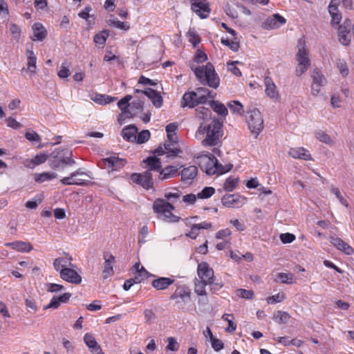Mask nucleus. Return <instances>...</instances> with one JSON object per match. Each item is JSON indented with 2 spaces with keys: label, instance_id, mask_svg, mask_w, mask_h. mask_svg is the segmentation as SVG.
<instances>
[{
  "label": "nucleus",
  "instance_id": "1",
  "mask_svg": "<svg viewBox=\"0 0 354 354\" xmlns=\"http://www.w3.org/2000/svg\"><path fill=\"white\" fill-rule=\"evenodd\" d=\"M223 124L218 120L214 119L209 122H203L199 126L196 134L198 136H205L201 144L205 147L217 145L223 136Z\"/></svg>",
  "mask_w": 354,
  "mask_h": 354
},
{
  "label": "nucleus",
  "instance_id": "2",
  "mask_svg": "<svg viewBox=\"0 0 354 354\" xmlns=\"http://www.w3.org/2000/svg\"><path fill=\"white\" fill-rule=\"evenodd\" d=\"M196 77L203 84L217 88L220 84V78L215 71L213 64L207 62L205 66H191Z\"/></svg>",
  "mask_w": 354,
  "mask_h": 354
},
{
  "label": "nucleus",
  "instance_id": "3",
  "mask_svg": "<svg viewBox=\"0 0 354 354\" xmlns=\"http://www.w3.org/2000/svg\"><path fill=\"white\" fill-rule=\"evenodd\" d=\"M196 158L201 169L209 176L225 174L230 171L232 167V165L223 166L211 153H201Z\"/></svg>",
  "mask_w": 354,
  "mask_h": 354
},
{
  "label": "nucleus",
  "instance_id": "4",
  "mask_svg": "<svg viewBox=\"0 0 354 354\" xmlns=\"http://www.w3.org/2000/svg\"><path fill=\"white\" fill-rule=\"evenodd\" d=\"M174 209L171 203L163 198H157L153 203V210L158 215V218L168 223H177L180 218L172 213Z\"/></svg>",
  "mask_w": 354,
  "mask_h": 354
},
{
  "label": "nucleus",
  "instance_id": "5",
  "mask_svg": "<svg viewBox=\"0 0 354 354\" xmlns=\"http://www.w3.org/2000/svg\"><path fill=\"white\" fill-rule=\"evenodd\" d=\"M297 53L296 54V60L298 64L296 67L295 74L297 76H301L310 66L309 50L306 46V42L304 38L301 37L297 40Z\"/></svg>",
  "mask_w": 354,
  "mask_h": 354
},
{
  "label": "nucleus",
  "instance_id": "6",
  "mask_svg": "<svg viewBox=\"0 0 354 354\" xmlns=\"http://www.w3.org/2000/svg\"><path fill=\"white\" fill-rule=\"evenodd\" d=\"M245 120L251 133L257 137L263 129V119L261 113L256 108L249 109Z\"/></svg>",
  "mask_w": 354,
  "mask_h": 354
},
{
  "label": "nucleus",
  "instance_id": "7",
  "mask_svg": "<svg viewBox=\"0 0 354 354\" xmlns=\"http://www.w3.org/2000/svg\"><path fill=\"white\" fill-rule=\"evenodd\" d=\"M84 177H89L88 174L84 171V169L80 168L71 174L61 179L60 182L64 185H87L88 180Z\"/></svg>",
  "mask_w": 354,
  "mask_h": 354
},
{
  "label": "nucleus",
  "instance_id": "8",
  "mask_svg": "<svg viewBox=\"0 0 354 354\" xmlns=\"http://www.w3.org/2000/svg\"><path fill=\"white\" fill-rule=\"evenodd\" d=\"M170 299L176 300V304L185 305L191 301V291L186 286H178L174 292L171 295Z\"/></svg>",
  "mask_w": 354,
  "mask_h": 354
},
{
  "label": "nucleus",
  "instance_id": "9",
  "mask_svg": "<svg viewBox=\"0 0 354 354\" xmlns=\"http://www.w3.org/2000/svg\"><path fill=\"white\" fill-rule=\"evenodd\" d=\"M327 84L325 76L318 69H315L312 74L311 94L314 96L318 95L321 88Z\"/></svg>",
  "mask_w": 354,
  "mask_h": 354
},
{
  "label": "nucleus",
  "instance_id": "10",
  "mask_svg": "<svg viewBox=\"0 0 354 354\" xmlns=\"http://www.w3.org/2000/svg\"><path fill=\"white\" fill-rule=\"evenodd\" d=\"M131 179L133 183L141 185L145 189L153 187L152 174L149 171H145L141 174L134 173L131 176Z\"/></svg>",
  "mask_w": 354,
  "mask_h": 354
},
{
  "label": "nucleus",
  "instance_id": "11",
  "mask_svg": "<svg viewBox=\"0 0 354 354\" xmlns=\"http://www.w3.org/2000/svg\"><path fill=\"white\" fill-rule=\"evenodd\" d=\"M197 274L199 279L206 281L209 285L213 283V280H215L214 270L206 262L198 263Z\"/></svg>",
  "mask_w": 354,
  "mask_h": 354
},
{
  "label": "nucleus",
  "instance_id": "12",
  "mask_svg": "<svg viewBox=\"0 0 354 354\" xmlns=\"http://www.w3.org/2000/svg\"><path fill=\"white\" fill-rule=\"evenodd\" d=\"M126 163L127 162L124 159L120 158L117 156H111L106 158H103L99 164L104 169L117 171L122 168Z\"/></svg>",
  "mask_w": 354,
  "mask_h": 354
},
{
  "label": "nucleus",
  "instance_id": "13",
  "mask_svg": "<svg viewBox=\"0 0 354 354\" xmlns=\"http://www.w3.org/2000/svg\"><path fill=\"white\" fill-rule=\"evenodd\" d=\"M135 93L137 95L136 96L138 97H140L142 95H146L151 100L153 106L156 108H160L162 105L163 100L160 93L151 88H147L144 91L136 89Z\"/></svg>",
  "mask_w": 354,
  "mask_h": 354
},
{
  "label": "nucleus",
  "instance_id": "14",
  "mask_svg": "<svg viewBox=\"0 0 354 354\" xmlns=\"http://www.w3.org/2000/svg\"><path fill=\"white\" fill-rule=\"evenodd\" d=\"M192 10L201 19L207 18L211 11L207 0H192Z\"/></svg>",
  "mask_w": 354,
  "mask_h": 354
},
{
  "label": "nucleus",
  "instance_id": "15",
  "mask_svg": "<svg viewBox=\"0 0 354 354\" xmlns=\"http://www.w3.org/2000/svg\"><path fill=\"white\" fill-rule=\"evenodd\" d=\"M132 99V96L127 95L122 98L118 102V106L122 111L121 114L119 115L118 120L120 124H122V121L126 118H131L135 115V113H131L129 109L130 104L129 101Z\"/></svg>",
  "mask_w": 354,
  "mask_h": 354
},
{
  "label": "nucleus",
  "instance_id": "16",
  "mask_svg": "<svg viewBox=\"0 0 354 354\" xmlns=\"http://www.w3.org/2000/svg\"><path fill=\"white\" fill-rule=\"evenodd\" d=\"M263 82L265 85V93L266 95L274 102H279V92L272 79L269 76H266Z\"/></svg>",
  "mask_w": 354,
  "mask_h": 354
},
{
  "label": "nucleus",
  "instance_id": "17",
  "mask_svg": "<svg viewBox=\"0 0 354 354\" xmlns=\"http://www.w3.org/2000/svg\"><path fill=\"white\" fill-rule=\"evenodd\" d=\"M352 22L350 19H345L343 24L340 25L338 28V35L339 42L347 46L351 42V28Z\"/></svg>",
  "mask_w": 354,
  "mask_h": 354
},
{
  "label": "nucleus",
  "instance_id": "18",
  "mask_svg": "<svg viewBox=\"0 0 354 354\" xmlns=\"http://www.w3.org/2000/svg\"><path fill=\"white\" fill-rule=\"evenodd\" d=\"M103 257L104 262L102 267V279L106 280L113 274V266L115 263V258L109 252L104 253Z\"/></svg>",
  "mask_w": 354,
  "mask_h": 354
},
{
  "label": "nucleus",
  "instance_id": "19",
  "mask_svg": "<svg viewBox=\"0 0 354 354\" xmlns=\"http://www.w3.org/2000/svg\"><path fill=\"white\" fill-rule=\"evenodd\" d=\"M68 267L59 273V277L63 280L73 283L80 284L82 282V277L73 268Z\"/></svg>",
  "mask_w": 354,
  "mask_h": 354
},
{
  "label": "nucleus",
  "instance_id": "20",
  "mask_svg": "<svg viewBox=\"0 0 354 354\" xmlns=\"http://www.w3.org/2000/svg\"><path fill=\"white\" fill-rule=\"evenodd\" d=\"M200 104L201 103L199 102L198 97L194 91L185 92L180 100V106L182 108L188 107L193 109Z\"/></svg>",
  "mask_w": 354,
  "mask_h": 354
},
{
  "label": "nucleus",
  "instance_id": "21",
  "mask_svg": "<svg viewBox=\"0 0 354 354\" xmlns=\"http://www.w3.org/2000/svg\"><path fill=\"white\" fill-rule=\"evenodd\" d=\"M330 243L335 247L337 250L343 252L347 255H350L353 253L354 250L353 248L349 245L347 243L344 241L342 239L336 236H331L330 237Z\"/></svg>",
  "mask_w": 354,
  "mask_h": 354
},
{
  "label": "nucleus",
  "instance_id": "22",
  "mask_svg": "<svg viewBox=\"0 0 354 354\" xmlns=\"http://www.w3.org/2000/svg\"><path fill=\"white\" fill-rule=\"evenodd\" d=\"M286 19L279 14H274L268 17L264 22V28L268 30L276 29L285 24Z\"/></svg>",
  "mask_w": 354,
  "mask_h": 354
},
{
  "label": "nucleus",
  "instance_id": "23",
  "mask_svg": "<svg viewBox=\"0 0 354 354\" xmlns=\"http://www.w3.org/2000/svg\"><path fill=\"white\" fill-rule=\"evenodd\" d=\"M143 167L145 168L146 171H157L160 173V169L162 168L161 161L160 158L156 156H149L142 161Z\"/></svg>",
  "mask_w": 354,
  "mask_h": 354
},
{
  "label": "nucleus",
  "instance_id": "24",
  "mask_svg": "<svg viewBox=\"0 0 354 354\" xmlns=\"http://www.w3.org/2000/svg\"><path fill=\"white\" fill-rule=\"evenodd\" d=\"M71 261L72 257L66 254L65 257L56 258L53 261V267L57 272L61 273L62 270L68 267H74Z\"/></svg>",
  "mask_w": 354,
  "mask_h": 354
},
{
  "label": "nucleus",
  "instance_id": "25",
  "mask_svg": "<svg viewBox=\"0 0 354 354\" xmlns=\"http://www.w3.org/2000/svg\"><path fill=\"white\" fill-rule=\"evenodd\" d=\"M71 297L70 292H65L60 296H55L50 301L49 304L46 305L44 309L54 308L57 309L61 304L66 303Z\"/></svg>",
  "mask_w": 354,
  "mask_h": 354
},
{
  "label": "nucleus",
  "instance_id": "26",
  "mask_svg": "<svg viewBox=\"0 0 354 354\" xmlns=\"http://www.w3.org/2000/svg\"><path fill=\"white\" fill-rule=\"evenodd\" d=\"M5 246L11 248L20 252H28L33 249L32 245L30 243L22 241L6 243Z\"/></svg>",
  "mask_w": 354,
  "mask_h": 354
},
{
  "label": "nucleus",
  "instance_id": "27",
  "mask_svg": "<svg viewBox=\"0 0 354 354\" xmlns=\"http://www.w3.org/2000/svg\"><path fill=\"white\" fill-rule=\"evenodd\" d=\"M174 283V279L170 277H158L151 282V286L157 290H164Z\"/></svg>",
  "mask_w": 354,
  "mask_h": 354
},
{
  "label": "nucleus",
  "instance_id": "28",
  "mask_svg": "<svg viewBox=\"0 0 354 354\" xmlns=\"http://www.w3.org/2000/svg\"><path fill=\"white\" fill-rule=\"evenodd\" d=\"M288 154L294 158H299L305 160H312L310 153L304 147L290 148Z\"/></svg>",
  "mask_w": 354,
  "mask_h": 354
},
{
  "label": "nucleus",
  "instance_id": "29",
  "mask_svg": "<svg viewBox=\"0 0 354 354\" xmlns=\"http://www.w3.org/2000/svg\"><path fill=\"white\" fill-rule=\"evenodd\" d=\"M32 29L33 31L32 40L43 41L46 38L47 31L41 23H35L32 26Z\"/></svg>",
  "mask_w": 354,
  "mask_h": 354
},
{
  "label": "nucleus",
  "instance_id": "30",
  "mask_svg": "<svg viewBox=\"0 0 354 354\" xmlns=\"http://www.w3.org/2000/svg\"><path fill=\"white\" fill-rule=\"evenodd\" d=\"M194 92L201 104L206 103L209 99H214L215 95V93L204 87L196 88Z\"/></svg>",
  "mask_w": 354,
  "mask_h": 354
},
{
  "label": "nucleus",
  "instance_id": "31",
  "mask_svg": "<svg viewBox=\"0 0 354 354\" xmlns=\"http://www.w3.org/2000/svg\"><path fill=\"white\" fill-rule=\"evenodd\" d=\"M138 128L135 125H129L122 131V136L127 141L134 142L136 140Z\"/></svg>",
  "mask_w": 354,
  "mask_h": 354
},
{
  "label": "nucleus",
  "instance_id": "32",
  "mask_svg": "<svg viewBox=\"0 0 354 354\" xmlns=\"http://www.w3.org/2000/svg\"><path fill=\"white\" fill-rule=\"evenodd\" d=\"M178 168L175 166L169 165L164 169H160L158 178L160 180H167L175 176L178 171Z\"/></svg>",
  "mask_w": 354,
  "mask_h": 354
},
{
  "label": "nucleus",
  "instance_id": "33",
  "mask_svg": "<svg viewBox=\"0 0 354 354\" xmlns=\"http://www.w3.org/2000/svg\"><path fill=\"white\" fill-rule=\"evenodd\" d=\"M198 174V169L196 166L190 165L181 171V179L183 181L193 180Z\"/></svg>",
  "mask_w": 354,
  "mask_h": 354
},
{
  "label": "nucleus",
  "instance_id": "34",
  "mask_svg": "<svg viewBox=\"0 0 354 354\" xmlns=\"http://www.w3.org/2000/svg\"><path fill=\"white\" fill-rule=\"evenodd\" d=\"M239 198L238 194H226L222 197L221 203L225 207H234L238 205Z\"/></svg>",
  "mask_w": 354,
  "mask_h": 354
},
{
  "label": "nucleus",
  "instance_id": "35",
  "mask_svg": "<svg viewBox=\"0 0 354 354\" xmlns=\"http://www.w3.org/2000/svg\"><path fill=\"white\" fill-rule=\"evenodd\" d=\"M275 281L286 284H293L296 283L297 279L293 274L290 272H279L277 274Z\"/></svg>",
  "mask_w": 354,
  "mask_h": 354
},
{
  "label": "nucleus",
  "instance_id": "36",
  "mask_svg": "<svg viewBox=\"0 0 354 354\" xmlns=\"http://www.w3.org/2000/svg\"><path fill=\"white\" fill-rule=\"evenodd\" d=\"M26 55L28 70L34 74L36 72L37 57L32 49L26 50Z\"/></svg>",
  "mask_w": 354,
  "mask_h": 354
},
{
  "label": "nucleus",
  "instance_id": "37",
  "mask_svg": "<svg viewBox=\"0 0 354 354\" xmlns=\"http://www.w3.org/2000/svg\"><path fill=\"white\" fill-rule=\"evenodd\" d=\"M57 177V174L55 172H43L35 173L34 174V179L38 183H42L46 181H50Z\"/></svg>",
  "mask_w": 354,
  "mask_h": 354
},
{
  "label": "nucleus",
  "instance_id": "38",
  "mask_svg": "<svg viewBox=\"0 0 354 354\" xmlns=\"http://www.w3.org/2000/svg\"><path fill=\"white\" fill-rule=\"evenodd\" d=\"M107 24L109 26L117 28L118 29L128 30L130 28L129 25L126 22L120 21L117 17L111 15L110 18L107 20Z\"/></svg>",
  "mask_w": 354,
  "mask_h": 354
},
{
  "label": "nucleus",
  "instance_id": "39",
  "mask_svg": "<svg viewBox=\"0 0 354 354\" xmlns=\"http://www.w3.org/2000/svg\"><path fill=\"white\" fill-rule=\"evenodd\" d=\"M84 342L90 350H100V346L91 333H87L84 335Z\"/></svg>",
  "mask_w": 354,
  "mask_h": 354
},
{
  "label": "nucleus",
  "instance_id": "40",
  "mask_svg": "<svg viewBox=\"0 0 354 354\" xmlns=\"http://www.w3.org/2000/svg\"><path fill=\"white\" fill-rule=\"evenodd\" d=\"M210 106L214 112L221 116H226L227 115L228 111L226 106L218 101L212 100L210 103Z\"/></svg>",
  "mask_w": 354,
  "mask_h": 354
},
{
  "label": "nucleus",
  "instance_id": "41",
  "mask_svg": "<svg viewBox=\"0 0 354 354\" xmlns=\"http://www.w3.org/2000/svg\"><path fill=\"white\" fill-rule=\"evenodd\" d=\"M239 178L238 177L230 176L227 178L223 185V189L225 191L231 192L238 185Z\"/></svg>",
  "mask_w": 354,
  "mask_h": 354
},
{
  "label": "nucleus",
  "instance_id": "42",
  "mask_svg": "<svg viewBox=\"0 0 354 354\" xmlns=\"http://www.w3.org/2000/svg\"><path fill=\"white\" fill-rule=\"evenodd\" d=\"M209 285V283H206V281H203L199 279H196L194 281V291L195 292L200 296L206 295V286Z\"/></svg>",
  "mask_w": 354,
  "mask_h": 354
},
{
  "label": "nucleus",
  "instance_id": "43",
  "mask_svg": "<svg viewBox=\"0 0 354 354\" xmlns=\"http://www.w3.org/2000/svg\"><path fill=\"white\" fill-rule=\"evenodd\" d=\"M315 138L320 142L328 145L333 144V140L330 136L322 130H318L315 132Z\"/></svg>",
  "mask_w": 354,
  "mask_h": 354
},
{
  "label": "nucleus",
  "instance_id": "44",
  "mask_svg": "<svg viewBox=\"0 0 354 354\" xmlns=\"http://www.w3.org/2000/svg\"><path fill=\"white\" fill-rule=\"evenodd\" d=\"M230 111L235 114L242 115L244 113L243 106L239 101H232L227 104Z\"/></svg>",
  "mask_w": 354,
  "mask_h": 354
},
{
  "label": "nucleus",
  "instance_id": "45",
  "mask_svg": "<svg viewBox=\"0 0 354 354\" xmlns=\"http://www.w3.org/2000/svg\"><path fill=\"white\" fill-rule=\"evenodd\" d=\"M50 156L54 159L50 160V165L51 168L54 169H60L62 164L59 158V152L55 150L50 153Z\"/></svg>",
  "mask_w": 354,
  "mask_h": 354
},
{
  "label": "nucleus",
  "instance_id": "46",
  "mask_svg": "<svg viewBox=\"0 0 354 354\" xmlns=\"http://www.w3.org/2000/svg\"><path fill=\"white\" fill-rule=\"evenodd\" d=\"M165 200L167 201L174 203L178 200L181 196V192L178 189H174L172 192H165L164 194Z\"/></svg>",
  "mask_w": 354,
  "mask_h": 354
},
{
  "label": "nucleus",
  "instance_id": "47",
  "mask_svg": "<svg viewBox=\"0 0 354 354\" xmlns=\"http://www.w3.org/2000/svg\"><path fill=\"white\" fill-rule=\"evenodd\" d=\"M233 315L230 314H224L222 319L228 323V326L225 328V331L228 333L234 332L236 328V324L232 321Z\"/></svg>",
  "mask_w": 354,
  "mask_h": 354
},
{
  "label": "nucleus",
  "instance_id": "48",
  "mask_svg": "<svg viewBox=\"0 0 354 354\" xmlns=\"http://www.w3.org/2000/svg\"><path fill=\"white\" fill-rule=\"evenodd\" d=\"M215 193V189L212 187H205L203 190L197 194V198L200 199H206L210 198Z\"/></svg>",
  "mask_w": 354,
  "mask_h": 354
},
{
  "label": "nucleus",
  "instance_id": "49",
  "mask_svg": "<svg viewBox=\"0 0 354 354\" xmlns=\"http://www.w3.org/2000/svg\"><path fill=\"white\" fill-rule=\"evenodd\" d=\"M166 342H167V345L166 346L167 351H177L179 349L180 344L174 337H167Z\"/></svg>",
  "mask_w": 354,
  "mask_h": 354
},
{
  "label": "nucleus",
  "instance_id": "50",
  "mask_svg": "<svg viewBox=\"0 0 354 354\" xmlns=\"http://www.w3.org/2000/svg\"><path fill=\"white\" fill-rule=\"evenodd\" d=\"M71 75L69 64L65 61L62 64L60 70L58 71V76L62 78H67Z\"/></svg>",
  "mask_w": 354,
  "mask_h": 354
},
{
  "label": "nucleus",
  "instance_id": "51",
  "mask_svg": "<svg viewBox=\"0 0 354 354\" xmlns=\"http://www.w3.org/2000/svg\"><path fill=\"white\" fill-rule=\"evenodd\" d=\"M285 298H286V295L283 292H281L274 295L268 297L266 299V301H267L268 304H273L281 302L282 301H283L285 299Z\"/></svg>",
  "mask_w": 354,
  "mask_h": 354
},
{
  "label": "nucleus",
  "instance_id": "52",
  "mask_svg": "<svg viewBox=\"0 0 354 354\" xmlns=\"http://www.w3.org/2000/svg\"><path fill=\"white\" fill-rule=\"evenodd\" d=\"M330 192L335 195L336 198L339 200V203L346 207H348V203L346 199L342 195L339 189L337 187L332 186Z\"/></svg>",
  "mask_w": 354,
  "mask_h": 354
},
{
  "label": "nucleus",
  "instance_id": "53",
  "mask_svg": "<svg viewBox=\"0 0 354 354\" xmlns=\"http://www.w3.org/2000/svg\"><path fill=\"white\" fill-rule=\"evenodd\" d=\"M187 37L189 38V41L192 43L194 47H196L201 41L199 35H197L193 29L189 30Z\"/></svg>",
  "mask_w": 354,
  "mask_h": 354
},
{
  "label": "nucleus",
  "instance_id": "54",
  "mask_svg": "<svg viewBox=\"0 0 354 354\" xmlns=\"http://www.w3.org/2000/svg\"><path fill=\"white\" fill-rule=\"evenodd\" d=\"M109 36V33L106 31H102L96 34L94 37V41L95 44L99 45H104Z\"/></svg>",
  "mask_w": 354,
  "mask_h": 354
},
{
  "label": "nucleus",
  "instance_id": "55",
  "mask_svg": "<svg viewBox=\"0 0 354 354\" xmlns=\"http://www.w3.org/2000/svg\"><path fill=\"white\" fill-rule=\"evenodd\" d=\"M237 64H240L238 61H234L232 62H228L227 64V68L229 71L235 75L237 77H240L242 75L240 69L236 66Z\"/></svg>",
  "mask_w": 354,
  "mask_h": 354
},
{
  "label": "nucleus",
  "instance_id": "56",
  "mask_svg": "<svg viewBox=\"0 0 354 354\" xmlns=\"http://www.w3.org/2000/svg\"><path fill=\"white\" fill-rule=\"evenodd\" d=\"M337 66L339 71V73L343 77H346L348 74V68L346 62L341 59H339L337 62Z\"/></svg>",
  "mask_w": 354,
  "mask_h": 354
},
{
  "label": "nucleus",
  "instance_id": "57",
  "mask_svg": "<svg viewBox=\"0 0 354 354\" xmlns=\"http://www.w3.org/2000/svg\"><path fill=\"white\" fill-rule=\"evenodd\" d=\"M143 109V102L138 99L133 100L131 104H130L129 109L131 113H135V115L140 111H142Z\"/></svg>",
  "mask_w": 354,
  "mask_h": 354
},
{
  "label": "nucleus",
  "instance_id": "58",
  "mask_svg": "<svg viewBox=\"0 0 354 354\" xmlns=\"http://www.w3.org/2000/svg\"><path fill=\"white\" fill-rule=\"evenodd\" d=\"M236 295L238 297L246 299H252L254 295V292L252 290L242 288L238 289L236 290Z\"/></svg>",
  "mask_w": 354,
  "mask_h": 354
},
{
  "label": "nucleus",
  "instance_id": "59",
  "mask_svg": "<svg viewBox=\"0 0 354 354\" xmlns=\"http://www.w3.org/2000/svg\"><path fill=\"white\" fill-rule=\"evenodd\" d=\"M150 138V133L148 130H142L136 136V141L138 144H142L147 142Z\"/></svg>",
  "mask_w": 354,
  "mask_h": 354
},
{
  "label": "nucleus",
  "instance_id": "60",
  "mask_svg": "<svg viewBox=\"0 0 354 354\" xmlns=\"http://www.w3.org/2000/svg\"><path fill=\"white\" fill-rule=\"evenodd\" d=\"M221 43L223 45L228 46L234 52L238 51L239 48V43L235 41H231L228 39L222 38Z\"/></svg>",
  "mask_w": 354,
  "mask_h": 354
},
{
  "label": "nucleus",
  "instance_id": "61",
  "mask_svg": "<svg viewBox=\"0 0 354 354\" xmlns=\"http://www.w3.org/2000/svg\"><path fill=\"white\" fill-rule=\"evenodd\" d=\"M196 116L203 120H206L209 117H210L211 111L209 109L205 107H200L199 109L196 110Z\"/></svg>",
  "mask_w": 354,
  "mask_h": 354
},
{
  "label": "nucleus",
  "instance_id": "62",
  "mask_svg": "<svg viewBox=\"0 0 354 354\" xmlns=\"http://www.w3.org/2000/svg\"><path fill=\"white\" fill-rule=\"evenodd\" d=\"M9 30L13 38L18 41L21 35V28L17 24H11L9 27Z\"/></svg>",
  "mask_w": 354,
  "mask_h": 354
},
{
  "label": "nucleus",
  "instance_id": "63",
  "mask_svg": "<svg viewBox=\"0 0 354 354\" xmlns=\"http://www.w3.org/2000/svg\"><path fill=\"white\" fill-rule=\"evenodd\" d=\"M46 286V290L50 292H57L65 289L64 286L57 283H49Z\"/></svg>",
  "mask_w": 354,
  "mask_h": 354
},
{
  "label": "nucleus",
  "instance_id": "64",
  "mask_svg": "<svg viewBox=\"0 0 354 354\" xmlns=\"http://www.w3.org/2000/svg\"><path fill=\"white\" fill-rule=\"evenodd\" d=\"M207 59V55L201 50H197L196 55L194 56V62L201 64L203 63Z\"/></svg>",
  "mask_w": 354,
  "mask_h": 354
}]
</instances>
